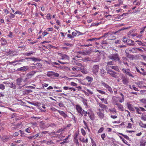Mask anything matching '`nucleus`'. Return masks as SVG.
<instances>
[{
	"label": "nucleus",
	"instance_id": "de8ad7c7",
	"mask_svg": "<svg viewBox=\"0 0 146 146\" xmlns=\"http://www.w3.org/2000/svg\"><path fill=\"white\" fill-rule=\"evenodd\" d=\"M140 70H141V74L143 75V73H144V72H145V69H144L143 68H141L140 69Z\"/></svg>",
	"mask_w": 146,
	"mask_h": 146
},
{
	"label": "nucleus",
	"instance_id": "5fc2aeb1",
	"mask_svg": "<svg viewBox=\"0 0 146 146\" xmlns=\"http://www.w3.org/2000/svg\"><path fill=\"white\" fill-rule=\"evenodd\" d=\"M83 122L85 125L86 126V127H85V128H86L87 129H89V128H88V126L87 124V123H86V122H85V121L84 120L83 121Z\"/></svg>",
	"mask_w": 146,
	"mask_h": 146
},
{
	"label": "nucleus",
	"instance_id": "69168bd1",
	"mask_svg": "<svg viewBox=\"0 0 146 146\" xmlns=\"http://www.w3.org/2000/svg\"><path fill=\"white\" fill-rule=\"evenodd\" d=\"M59 113L61 114V115H62L63 116H64V112L62 111L59 110L58 111Z\"/></svg>",
	"mask_w": 146,
	"mask_h": 146
},
{
	"label": "nucleus",
	"instance_id": "ddd939ff",
	"mask_svg": "<svg viewBox=\"0 0 146 146\" xmlns=\"http://www.w3.org/2000/svg\"><path fill=\"white\" fill-rule=\"evenodd\" d=\"M121 79L122 80V82L125 85H127L129 83V81L128 80L125 76L122 77Z\"/></svg>",
	"mask_w": 146,
	"mask_h": 146
},
{
	"label": "nucleus",
	"instance_id": "aec40b11",
	"mask_svg": "<svg viewBox=\"0 0 146 146\" xmlns=\"http://www.w3.org/2000/svg\"><path fill=\"white\" fill-rule=\"evenodd\" d=\"M69 57L68 56L64 54V60L67 61V62H66L64 61V64L68 63V62H69Z\"/></svg>",
	"mask_w": 146,
	"mask_h": 146
},
{
	"label": "nucleus",
	"instance_id": "39448f33",
	"mask_svg": "<svg viewBox=\"0 0 146 146\" xmlns=\"http://www.w3.org/2000/svg\"><path fill=\"white\" fill-rule=\"evenodd\" d=\"M102 85L104 86L111 93H113V91L111 88L107 84L104 82H102Z\"/></svg>",
	"mask_w": 146,
	"mask_h": 146
},
{
	"label": "nucleus",
	"instance_id": "3c124183",
	"mask_svg": "<svg viewBox=\"0 0 146 146\" xmlns=\"http://www.w3.org/2000/svg\"><path fill=\"white\" fill-rule=\"evenodd\" d=\"M10 16H9V18L10 19H12V18H14V17H15V14H13L11 13L10 14Z\"/></svg>",
	"mask_w": 146,
	"mask_h": 146
},
{
	"label": "nucleus",
	"instance_id": "b1692460",
	"mask_svg": "<svg viewBox=\"0 0 146 146\" xmlns=\"http://www.w3.org/2000/svg\"><path fill=\"white\" fill-rule=\"evenodd\" d=\"M134 108L136 110V113L139 114H141V109L140 108V107L138 108L137 107H134Z\"/></svg>",
	"mask_w": 146,
	"mask_h": 146
},
{
	"label": "nucleus",
	"instance_id": "72a5a7b5",
	"mask_svg": "<svg viewBox=\"0 0 146 146\" xmlns=\"http://www.w3.org/2000/svg\"><path fill=\"white\" fill-rule=\"evenodd\" d=\"M111 68L115 70L116 71H119V69L118 67L117 66H112L111 67Z\"/></svg>",
	"mask_w": 146,
	"mask_h": 146
},
{
	"label": "nucleus",
	"instance_id": "864d4df0",
	"mask_svg": "<svg viewBox=\"0 0 146 146\" xmlns=\"http://www.w3.org/2000/svg\"><path fill=\"white\" fill-rule=\"evenodd\" d=\"M104 130V128L103 127H101L100 128L99 130L98 131V133H101Z\"/></svg>",
	"mask_w": 146,
	"mask_h": 146
},
{
	"label": "nucleus",
	"instance_id": "680f3d73",
	"mask_svg": "<svg viewBox=\"0 0 146 146\" xmlns=\"http://www.w3.org/2000/svg\"><path fill=\"white\" fill-rule=\"evenodd\" d=\"M124 97H122V99L119 100V102H120L122 103L124 102Z\"/></svg>",
	"mask_w": 146,
	"mask_h": 146
},
{
	"label": "nucleus",
	"instance_id": "4be33fe9",
	"mask_svg": "<svg viewBox=\"0 0 146 146\" xmlns=\"http://www.w3.org/2000/svg\"><path fill=\"white\" fill-rule=\"evenodd\" d=\"M127 29V28H124V27H123L122 29H119L118 31H116L115 32H112V34H116L117 33H119V32L121 31H122V30H124L125 29Z\"/></svg>",
	"mask_w": 146,
	"mask_h": 146
},
{
	"label": "nucleus",
	"instance_id": "a878e982",
	"mask_svg": "<svg viewBox=\"0 0 146 146\" xmlns=\"http://www.w3.org/2000/svg\"><path fill=\"white\" fill-rule=\"evenodd\" d=\"M139 125L141 127L144 128H146V124H144L141 121H140L139 123Z\"/></svg>",
	"mask_w": 146,
	"mask_h": 146
},
{
	"label": "nucleus",
	"instance_id": "c756f323",
	"mask_svg": "<svg viewBox=\"0 0 146 146\" xmlns=\"http://www.w3.org/2000/svg\"><path fill=\"white\" fill-rule=\"evenodd\" d=\"M35 52L32 51H30L29 52H26L25 54V55L26 56H29L32 55Z\"/></svg>",
	"mask_w": 146,
	"mask_h": 146
},
{
	"label": "nucleus",
	"instance_id": "1a4fd4ad",
	"mask_svg": "<svg viewBox=\"0 0 146 146\" xmlns=\"http://www.w3.org/2000/svg\"><path fill=\"white\" fill-rule=\"evenodd\" d=\"M86 113H87L86 114V115L84 116H86L87 114H88V117L90 118L92 120H94V113L91 111H86Z\"/></svg>",
	"mask_w": 146,
	"mask_h": 146
},
{
	"label": "nucleus",
	"instance_id": "4468645a",
	"mask_svg": "<svg viewBox=\"0 0 146 146\" xmlns=\"http://www.w3.org/2000/svg\"><path fill=\"white\" fill-rule=\"evenodd\" d=\"M137 50L140 51H142L141 49L138 48H133L130 49L129 51L133 53H137Z\"/></svg>",
	"mask_w": 146,
	"mask_h": 146
},
{
	"label": "nucleus",
	"instance_id": "a211bd4d",
	"mask_svg": "<svg viewBox=\"0 0 146 146\" xmlns=\"http://www.w3.org/2000/svg\"><path fill=\"white\" fill-rule=\"evenodd\" d=\"M127 106L129 109V110L131 111H135V108H133L132 105L131 104H130L129 103H127Z\"/></svg>",
	"mask_w": 146,
	"mask_h": 146
},
{
	"label": "nucleus",
	"instance_id": "774afa93",
	"mask_svg": "<svg viewBox=\"0 0 146 146\" xmlns=\"http://www.w3.org/2000/svg\"><path fill=\"white\" fill-rule=\"evenodd\" d=\"M141 119L144 121H146V117L145 116H142Z\"/></svg>",
	"mask_w": 146,
	"mask_h": 146
},
{
	"label": "nucleus",
	"instance_id": "2eb2a0df",
	"mask_svg": "<svg viewBox=\"0 0 146 146\" xmlns=\"http://www.w3.org/2000/svg\"><path fill=\"white\" fill-rule=\"evenodd\" d=\"M1 44L2 46L5 45L7 43L6 40L4 38H2L0 40Z\"/></svg>",
	"mask_w": 146,
	"mask_h": 146
},
{
	"label": "nucleus",
	"instance_id": "6ab92c4d",
	"mask_svg": "<svg viewBox=\"0 0 146 146\" xmlns=\"http://www.w3.org/2000/svg\"><path fill=\"white\" fill-rule=\"evenodd\" d=\"M9 54L10 55L12 56H13L16 55L18 54V53L17 51H10L9 52Z\"/></svg>",
	"mask_w": 146,
	"mask_h": 146
},
{
	"label": "nucleus",
	"instance_id": "c9c22d12",
	"mask_svg": "<svg viewBox=\"0 0 146 146\" xmlns=\"http://www.w3.org/2000/svg\"><path fill=\"white\" fill-rule=\"evenodd\" d=\"M119 134H120V135H121L122 136H123L126 139H127V140H129V137L127 135H124L122 133H119Z\"/></svg>",
	"mask_w": 146,
	"mask_h": 146
},
{
	"label": "nucleus",
	"instance_id": "e2e57ef3",
	"mask_svg": "<svg viewBox=\"0 0 146 146\" xmlns=\"http://www.w3.org/2000/svg\"><path fill=\"white\" fill-rule=\"evenodd\" d=\"M77 35V32H73L72 33V35L74 37L76 36Z\"/></svg>",
	"mask_w": 146,
	"mask_h": 146
},
{
	"label": "nucleus",
	"instance_id": "20e7f679",
	"mask_svg": "<svg viewBox=\"0 0 146 146\" xmlns=\"http://www.w3.org/2000/svg\"><path fill=\"white\" fill-rule=\"evenodd\" d=\"M107 73L108 74L110 75L112 77H113L115 78H117L118 76L116 74H117V73L112 71V70L110 69L108 70H107Z\"/></svg>",
	"mask_w": 146,
	"mask_h": 146
},
{
	"label": "nucleus",
	"instance_id": "338daca9",
	"mask_svg": "<svg viewBox=\"0 0 146 146\" xmlns=\"http://www.w3.org/2000/svg\"><path fill=\"white\" fill-rule=\"evenodd\" d=\"M17 14L20 15L21 14V12L19 11H17L14 13V14Z\"/></svg>",
	"mask_w": 146,
	"mask_h": 146
},
{
	"label": "nucleus",
	"instance_id": "9d476101",
	"mask_svg": "<svg viewBox=\"0 0 146 146\" xmlns=\"http://www.w3.org/2000/svg\"><path fill=\"white\" fill-rule=\"evenodd\" d=\"M104 112L103 110H102L97 112V114L100 119H102L104 117Z\"/></svg>",
	"mask_w": 146,
	"mask_h": 146
},
{
	"label": "nucleus",
	"instance_id": "cd10ccee",
	"mask_svg": "<svg viewBox=\"0 0 146 146\" xmlns=\"http://www.w3.org/2000/svg\"><path fill=\"white\" fill-rule=\"evenodd\" d=\"M146 142L145 140H142L140 142V146H145Z\"/></svg>",
	"mask_w": 146,
	"mask_h": 146
},
{
	"label": "nucleus",
	"instance_id": "dca6fc26",
	"mask_svg": "<svg viewBox=\"0 0 146 146\" xmlns=\"http://www.w3.org/2000/svg\"><path fill=\"white\" fill-rule=\"evenodd\" d=\"M29 68L27 66H24L19 68L18 70L19 71L24 72L27 70Z\"/></svg>",
	"mask_w": 146,
	"mask_h": 146
},
{
	"label": "nucleus",
	"instance_id": "f3484780",
	"mask_svg": "<svg viewBox=\"0 0 146 146\" xmlns=\"http://www.w3.org/2000/svg\"><path fill=\"white\" fill-rule=\"evenodd\" d=\"M42 66V64L40 63L37 64H36L35 66L36 68L40 71H42L43 70Z\"/></svg>",
	"mask_w": 146,
	"mask_h": 146
},
{
	"label": "nucleus",
	"instance_id": "6e6552de",
	"mask_svg": "<svg viewBox=\"0 0 146 146\" xmlns=\"http://www.w3.org/2000/svg\"><path fill=\"white\" fill-rule=\"evenodd\" d=\"M22 79L21 78H17L16 80L17 84L18 86V87L19 88H21L24 85L22 84Z\"/></svg>",
	"mask_w": 146,
	"mask_h": 146
},
{
	"label": "nucleus",
	"instance_id": "e433bc0d",
	"mask_svg": "<svg viewBox=\"0 0 146 146\" xmlns=\"http://www.w3.org/2000/svg\"><path fill=\"white\" fill-rule=\"evenodd\" d=\"M22 60H16L13 61L12 62H9V63L10 64H13L17 62H22Z\"/></svg>",
	"mask_w": 146,
	"mask_h": 146
},
{
	"label": "nucleus",
	"instance_id": "a18cd8bd",
	"mask_svg": "<svg viewBox=\"0 0 146 146\" xmlns=\"http://www.w3.org/2000/svg\"><path fill=\"white\" fill-rule=\"evenodd\" d=\"M81 131L82 134L84 135H85L86 134L85 131L83 129H81Z\"/></svg>",
	"mask_w": 146,
	"mask_h": 146
},
{
	"label": "nucleus",
	"instance_id": "6e6d98bb",
	"mask_svg": "<svg viewBox=\"0 0 146 146\" xmlns=\"http://www.w3.org/2000/svg\"><path fill=\"white\" fill-rule=\"evenodd\" d=\"M146 28V26H145L144 27H143V28H141V31H140V33H142L145 30V29Z\"/></svg>",
	"mask_w": 146,
	"mask_h": 146
},
{
	"label": "nucleus",
	"instance_id": "4d7b16f0",
	"mask_svg": "<svg viewBox=\"0 0 146 146\" xmlns=\"http://www.w3.org/2000/svg\"><path fill=\"white\" fill-rule=\"evenodd\" d=\"M52 143H53L52 141H48L46 143L47 145H50Z\"/></svg>",
	"mask_w": 146,
	"mask_h": 146
},
{
	"label": "nucleus",
	"instance_id": "79ce46f5",
	"mask_svg": "<svg viewBox=\"0 0 146 146\" xmlns=\"http://www.w3.org/2000/svg\"><path fill=\"white\" fill-rule=\"evenodd\" d=\"M64 70L66 71L67 72H69L70 71V69L69 67L65 66H64Z\"/></svg>",
	"mask_w": 146,
	"mask_h": 146
},
{
	"label": "nucleus",
	"instance_id": "c03bdc74",
	"mask_svg": "<svg viewBox=\"0 0 146 146\" xmlns=\"http://www.w3.org/2000/svg\"><path fill=\"white\" fill-rule=\"evenodd\" d=\"M0 89L2 90H4L5 89V86L3 84H0Z\"/></svg>",
	"mask_w": 146,
	"mask_h": 146
},
{
	"label": "nucleus",
	"instance_id": "8fccbe9b",
	"mask_svg": "<svg viewBox=\"0 0 146 146\" xmlns=\"http://www.w3.org/2000/svg\"><path fill=\"white\" fill-rule=\"evenodd\" d=\"M25 131L29 133H30L31 132V131H30V128L29 127L26 129Z\"/></svg>",
	"mask_w": 146,
	"mask_h": 146
},
{
	"label": "nucleus",
	"instance_id": "7c9ffc66",
	"mask_svg": "<svg viewBox=\"0 0 146 146\" xmlns=\"http://www.w3.org/2000/svg\"><path fill=\"white\" fill-rule=\"evenodd\" d=\"M101 38V37H100L99 38H90L88 39L87 41H93V40H98L100 39Z\"/></svg>",
	"mask_w": 146,
	"mask_h": 146
},
{
	"label": "nucleus",
	"instance_id": "7ed1b4c3",
	"mask_svg": "<svg viewBox=\"0 0 146 146\" xmlns=\"http://www.w3.org/2000/svg\"><path fill=\"white\" fill-rule=\"evenodd\" d=\"M46 75L48 77L53 78L55 77H58L59 74L53 72H48L46 74Z\"/></svg>",
	"mask_w": 146,
	"mask_h": 146
},
{
	"label": "nucleus",
	"instance_id": "052dcab7",
	"mask_svg": "<svg viewBox=\"0 0 146 146\" xmlns=\"http://www.w3.org/2000/svg\"><path fill=\"white\" fill-rule=\"evenodd\" d=\"M67 36L68 37V38H74V36H72L71 35L69 34H68L67 35Z\"/></svg>",
	"mask_w": 146,
	"mask_h": 146
},
{
	"label": "nucleus",
	"instance_id": "f03ea898",
	"mask_svg": "<svg viewBox=\"0 0 146 146\" xmlns=\"http://www.w3.org/2000/svg\"><path fill=\"white\" fill-rule=\"evenodd\" d=\"M76 109L79 114H81L82 115H84V116L86 115V114L87 113L86 111L82 110V108L80 106L76 105Z\"/></svg>",
	"mask_w": 146,
	"mask_h": 146
},
{
	"label": "nucleus",
	"instance_id": "37998d69",
	"mask_svg": "<svg viewBox=\"0 0 146 146\" xmlns=\"http://www.w3.org/2000/svg\"><path fill=\"white\" fill-rule=\"evenodd\" d=\"M141 102L143 103L146 104V99H143L140 100Z\"/></svg>",
	"mask_w": 146,
	"mask_h": 146
},
{
	"label": "nucleus",
	"instance_id": "412c9836",
	"mask_svg": "<svg viewBox=\"0 0 146 146\" xmlns=\"http://www.w3.org/2000/svg\"><path fill=\"white\" fill-rule=\"evenodd\" d=\"M116 105L117 106L118 109H119V110L122 111H123V107L120 104L118 103Z\"/></svg>",
	"mask_w": 146,
	"mask_h": 146
},
{
	"label": "nucleus",
	"instance_id": "f257e3e1",
	"mask_svg": "<svg viewBox=\"0 0 146 146\" xmlns=\"http://www.w3.org/2000/svg\"><path fill=\"white\" fill-rule=\"evenodd\" d=\"M108 58L110 60H112L115 61H117L120 62V59L119 55L117 53L111 54L108 56Z\"/></svg>",
	"mask_w": 146,
	"mask_h": 146
},
{
	"label": "nucleus",
	"instance_id": "473e14b6",
	"mask_svg": "<svg viewBox=\"0 0 146 146\" xmlns=\"http://www.w3.org/2000/svg\"><path fill=\"white\" fill-rule=\"evenodd\" d=\"M9 86L11 88L15 89L16 88V86L12 82L10 84Z\"/></svg>",
	"mask_w": 146,
	"mask_h": 146
},
{
	"label": "nucleus",
	"instance_id": "13d9d810",
	"mask_svg": "<svg viewBox=\"0 0 146 146\" xmlns=\"http://www.w3.org/2000/svg\"><path fill=\"white\" fill-rule=\"evenodd\" d=\"M101 137L103 140H104V138L106 137V135L105 133L101 135Z\"/></svg>",
	"mask_w": 146,
	"mask_h": 146
},
{
	"label": "nucleus",
	"instance_id": "4c0bfd02",
	"mask_svg": "<svg viewBox=\"0 0 146 146\" xmlns=\"http://www.w3.org/2000/svg\"><path fill=\"white\" fill-rule=\"evenodd\" d=\"M114 62V61L112 60L110 62H108L107 63V65H113V63Z\"/></svg>",
	"mask_w": 146,
	"mask_h": 146
},
{
	"label": "nucleus",
	"instance_id": "423d86ee",
	"mask_svg": "<svg viewBox=\"0 0 146 146\" xmlns=\"http://www.w3.org/2000/svg\"><path fill=\"white\" fill-rule=\"evenodd\" d=\"M36 72L33 71L28 73L26 75L27 78H26L25 80H26L32 78Z\"/></svg>",
	"mask_w": 146,
	"mask_h": 146
},
{
	"label": "nucleus",
	"instance_id": "49530a36",
	"mask_svg": "<svg viewBox=\"0 0 146 146\" xmlns=\"http://www.w3.org/2000/svg\"><path fill=\"white\" fill-rule=\"evenodd\" d=\"M46 18L47 19H50L51 18L50 15L49 13H48L47 15L46 16Z\"/></svg>",
	"mask_w": 146,
	"mask_h": 146
},
{
	"label": "nucleus",
	"instance_id": "f704fd0d",
	"mask_svg": "<svg viewBox=\"0 0 146 146\" xmlns=\"http://www.w3.org/2000/svg\"><path fill=\"white\" fill-rule=\"evenodd\" d=\"M119 137L121 139L122 141H123V143H125V144H127V141H126L124 139L123 137H122L121 136H119Z\"/></svg>",
	"mask_w": 146,
	"mask_h": 146
},
{
	"label": "nucleus",
	"instance_id": "09e8293b",
	"mask_svg": "<svg viewBox=\"0 0 146 146\" xmlns=\"http://www.w3.org/2000/svg\"><path fill=\"white\" fill-rule=\"evenodd\" d=\"M76 64L78 66H81V67H83V68H83V69L84 67L83 66H82V64H81L80 63H79V62H76Z\"/></svg>",
	"mask_w": 146,
	"mask_h": 146
},
{
	"label": "nucleus",
	"instance_id": "5701e85b",
	"mask_svg": "<svg viewBox=\"0 0 146 146\" xmlns=\"http://www.w3.org/2000/svg\"><path fill=\"white\" fill-rule=\"evenodd\" d=\"M98 104L100 106L101 108H103L104 109H106L107 108V106L105 105L100 103H99Z\"/></svg>",
	"mask_w": 146,
	"mask_h": 146
},
{
	"label": "nucleus",
	"instance_id": "f8f14e48",
	"mask_svg": "<svg viewBox=\"0 0 146 146\" xmlns=\"http://www.w3.org/2000/svg\"><path fill=\"white\" fill-rule=\"evenodd\" d=\"M83 67H78L77 66H75L74 67H73L72 68V70L73 71H75L76 70V71H78L80 70H83ZM82 72H84L85 73H86V72H87L86 70H84V71H82Z\"/></svg>",
	"mask_w": 146,
	"mask_h": 146
},
{
	"label": "nucleus",
	"instance_id": "ea45409f",
	"mask_svg": "<svg viewBox=\"0 0 146 146\" xmlns=\"http://www.w3.org/2000/svg\"><path fill=\"white\" fill-rule=\"evenodd\" d=\"M29 59H31L32 60H33V61H38L39 60L38 58H35V57L31 58H29Z\"/></svg>",
	"mask_w": 146,
	"mask_h": 146
},
{
	"label": "nucleus",
	"instance_id": "a19ab883",
	"mask_svg": "<svg viewBox=\"0 0 146 146\" xmlns=\"http://www.w3.org/2000/svg\"><path fill=\"white\" fill-rule=\"evenodd\" d=\"M128 40H129V39L125 37H123V41L124 42H127V41Z\"/></svg>",
	"mask_w": 146,
	"mask_h": 146
},
{
	"label": "nucleus",
	"instance_id": "bb28decb",
	"mask_svg": "<svg viewBox=\"0 0 146 146\" xmlns=\"http://www.w3.org/2000/svg\"><path fill=\"white\" fill-rule=\"evenodd\" d=\"M130 70L129 69H127V71H126L125 73L129 76L133 78L134 77L131 74L130 72Z\"/></svg>",
	"mask_w": 146,
	"mask_h": 146
},
{
	"label": "nucleus",
	"instance_id": "bf43d9fd",
	"mask_svg": "<svg viewBox=\"0 0 146 146\" xmlns=\"http://www.w3.org/2000/svg\"><path fill=\"white\" fill-rule=\"evenodd\" d=\"M71 85L74 86H77V84L74 82H71Z\"/></svg>",
	"mask_w": 146,
	"mask_h": 146
},
{
	"label": "nucleus",
	"instance_id": "9b49d317",
	"mask_svg": "<svg viewBox=\"0 0 146 146\" xmlns=\"http://www.w3.org/2000/svg\"><path fill=\"white\" fill-rule=\"evenodd\" d=\"M112 103L114 105H117L119 103L118 102L119 101L118 98L116 97L113 96L112 98Z\"/></svg>",
	"mask_w": 146,
	"mask_h": 146
},
{
	"label": "nucleus",
	"instance_id": "2f4dec72",
	"mask_svg": "<svg viewBox=\"0 0 146 146\" xmlns=\"http://www.w3.org/2000/svg\"><path fill=\"white\" fill-rule=\"evenodd\" d=\"M134 41H132L131 40H130L129 39V40H128L127 41V44L129 45H131L133 44V43Z\"/></svg>",
	"mask_w": 146,
	"mask_h": 146
},
{
	"label": "nucleus",
	"instance_id": "0eeeda50",
	"mask_svg": "<svg viewBox=\"0 0 146 146\" xmlns=\"http://www.w3.org/2000/svg\"><path fill=\"white\" fill-rule=\"evenodd\" d=\"M99 66L98 65H94L92 68V72L94 74H96L98 72L99 69Z\"/></svg>",
	"mask_w": 146,
	"mask_h": 146
},
{
	"label": "nucleus",
	"instance_id": "c85d7f7f",
	"mask_svg": "<svg viewBox=\"0 0 146 146\" xmlns=\"http://www.w3.org/2000/svg\"><path fill=\"white\" fill-rule=\"evenodd\" d=\"M100 72L101 76H103L104 74L106 72V71L104 69L102 68L100 70Z\"/></svg>",
	"mask_w": 146,
	"mask_h": 146
},
{
	"label": "nucleus",
	"instance_id": "58836bf2",
	"mask_svg": "<svg viewBox=\"0 0 146 146\" xmlns=\"http://www.w3.org/2000/svg\"><path fill=\"white\" fill-rule=\"evenodd\" d=\"M135 42H137V44L139 45L143 46L145 44L142 42L141 41H139V40H137Z\"/></svg>",
	"mask_w": 146,
	"mask_h": 146
},
{
	"label": "nucleus",
	"instance_id": "603ef678",
	"mask_svg": "<svg viewBox=\"0 0 146 146\" xmlns=\"http://www.w3.org/2000/svg\"><path fill=\"white\" fill-rule=\"evenodd\" d=\"M97 90L99 93L102 94H105V92L103 91L99 90Z\"/></svg>",
	"mask_w": 146,
	"mask_h": 146
},
{
	"label": "nucleus",
	"instance_id": "393cba45",
	"mask_svg": "<svg viewBox=\"0 0 146 146\" xmlns=\"http://www.w3.org/2000/svg\"><path fill=\"white\" fill-rule=\"evenodd\" d=\"M86 79L88 82H90V83L93 80L92 78L88 76L86 77Z\"/></svg>",
	"mask_w": 146,
	"mask_h": 146
},
{
	"label": "nucleus",
	"instance_id": "0e129e2a",
	"mask_svg": "<svg viewBox=\"0 0 146 146\" xmlns=\"http://www.w3.org/2000/svg\"><path fill=\"white\" fill-rule=\"evenodd\" d=\"M19 132H16L14 134V136H17L19 135Z\"/></svg>",
	"mask_w": 146,
	"mask_h": 146
}]
</instances>
